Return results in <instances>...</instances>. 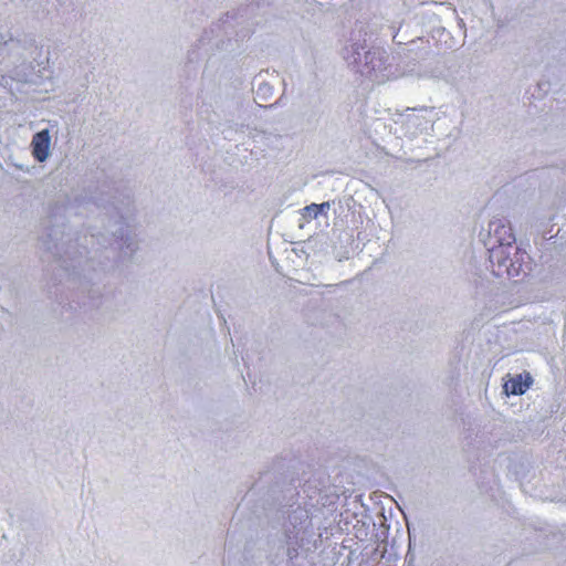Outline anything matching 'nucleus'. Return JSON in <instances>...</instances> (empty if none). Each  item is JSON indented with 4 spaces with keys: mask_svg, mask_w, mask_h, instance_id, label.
Returning <instances> with one entry per match:
<instances>
[{
    "mask_svg": "<svg viewBox=\"0 0 566 566\" xmlns=\"http://www.w3.org/2000/svg\"><path fill=\"white\" fill-rule=\"evenodd\" d=\"M492 272L496 276H518L527 264V253L516 245L515 234L511 224L502 219L492 220L485 241Z\"/></svg>",
    "mask_w": 566,
    "mask_h": 566,
    "instance_id": "nucleus-1",
    "label": "nucleus"
},
{
    "mask_svg": "<svg viewBox=\"0 0 566 566\" xmlns=\"http://www.w3.org/2000/svg\"><path fill=\"white\" fill-rule=\"evenodd\" d=\"M361 74L376 84L389 81L391 72L386 51L380 49L367 51Z\"/></svg>",
    "mask_w": 566,
    "mask_h": 566,
    "instance_id": "nucleus-2",
    "label": "nucleus"
},
{
    "mask_svg": "<svg viewBox=\"0 0 566 566\" xmlns=\"http://www.w3.org/2000/svg\"><path fill=\"white\" fill-rule=\"evenodd\" d=\"M533 384L528 373L509 374L505 378L503 390L509 395H523Z\"/></svg>",
    "mask_w": 566,
    "mask_h": 566,
    "instance_id": "nucleus-3",
    "label": "nucleus"
},
{
    "mask_svg": "<svg viewBox=\"0 0 566 566\" xmlns=\"http://www.w3.org/2000/svg\"><path fill=\"white\" fill-rule=\"evenodd\" d=\"M51 137L48 129L36 133L32 138V155L33 157L43 163L49 157Z\"/></svg>",
    "mask_w": 566,
    "mask_h": 566,
    "instance_id": "nucleus-4",
    "label": "nucleus"
},
{
    "mask_svg": "<svg viewBox=\"0 0 566 566\" xmlns=\"http://www.w3.org/2000/svg\"><path fill=\"white\" fill-rule=\"evenodd\" d=\"M329 208V202H323L321 205L312 203L304 208V216H308L311 218H317L319 213H322L325 209Z\"/></svg>",
    "mask_w": 566,
    "mask_h": 566,
    "instance_id": "nucleus-5",
    "label": "nucleus"
}]
</instances>
